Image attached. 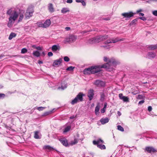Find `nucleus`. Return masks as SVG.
I'll return each instance as SVG.
<instances>
[{
  "instance_id": "f257e3e1",
  "label": "nucleus",
  "mask_w": 157,
  "mask_h": 157,
  "mask_svg": "<svg viewBox=\"0 0 157 157\" xmlns=\"http://www.w3.org/2000/svg\"><path fill=\"white\" fill-rule=\"evenodd\" d=\"M24 11L21 10L19 13L15 9L12 8L8 10L6 12V14L10 16L7 26L10 28L12 27L19 16V17L18 21L20 22L21 21L24 17Z\"/></svg>"
},
{
  "instance_id": "f03ea898",
  "label": "nucleus",
  "mask_w": 157,
  "mask_h": 157,
  "mask_svg": "<svg viewBox=\"0 0 157 157\" xmlns=\"http://www.w3.org/2000/svg\"><path fill=\"white\" fill-rule=\"evenodd\" d=\"M116 63L114 59H112L109 61V63L103 65L91 66L90 67L86 68L84 71V73L85 74H94L101 71V68H105L107 70H109V65H114L116 64Z\"/></svg>"
},
{
  "instance_id": "7ed1b4c3",
  "label": "nucleus",
  "mask_w": 157,
  "mask_h": 157,
  "mask_svg": "<svg viewBox=\"0 0 157 157\" xmlns=\"http://www.w3.org/2000/svg\"><path fill=\"white\" fill-rule=\"evenodd\" d=\"M124 40V39H120L118 37L113 38L109 40H107L104 42L105 45L101 46V47L104 48L105 49H109L112 47L109 44L111 43H116L118 41H122Z\"/></svg>"
},
{
  "instance_id": "20e7f679",
  "label": "nucleus",
  "mask_w": 157,
  "mask_h": 157,
  "mask_svg": "<svg viewBox=\"0 0 157 157\" xmlns=\"http://www.w3.org/2000/svg\"><path fill=\"white\" fill-rule=\"evenodd\" d=\"M108 38V36L106 35H100L95 37L89 39L88 41L90 44L98 43L104 41Z\"/></svg>"
},
{
  "instance_id": "39448f33",
  "label": "nucleus",
  "mask_w": 157,
  "mask_h": 157,
  "mask_svg": "<svg viewBox=\"0 0 157 157\" xmlns=\"http://www.w3.org/2000/svg\"><path fill=\"white\" fill-rule=\"evenodd\" d=\"M84 94L82 92H80L76 96L75 98L71 102V104L73 105L76 104L78 101H82L83 100V97Z\"/></svg>"
},
{
  "instance_id": "423d86ee",
  "label": "nucleus",
  "mask_w": 157,
  "mask_h": 157,
  "mask_svg": "<svg viewBox=\"0 0 157 157\" xmlns=\"http://www.w3.org/2000/svg\"><path fill=\"white\" fill-rule=\"evenodd\" d=\"M104 143V141L101 139H99L97 140H94L93 141V144L97 145L98 147L101 150L105 149L106 148L105 145L102 144Z\"/></svg>"
},
{
  "instance_id": "0eeeda50",
  "label": "nucleus",
  "mask_w": 157,
  "mask_h": 157,
  "mask_svg": "<svg viewBox=\"0 0 157 157\" xmlns=\"http://www.w3.org/2000/svg\"><path fill=\"white\" fill-rule=\"evenodd\" d=\"M94 84L98 87H104L105 86V82L99 80H96L94 83Z\"/></svg>"
},
{
  "instance_id": "6e6552de",
  "label": "nucleus",
  "mask_w": 157,
  "mask_h": 157,
  "mask_svg": "<svg viewBox=\"0 0 157 157\" xmlns=\"http://www.w3.org/2000/svg\"><path fill=\"white\" fill-rule=\"evenodd\" d=\"M114 59L116 63V64L115 65H109L110 66L109 67H110V68L109 69V70H108V71H112L113 70V67H115V66L118 64V62L116 61L115 59L113 58H112L110 59H109V58H107V57H106V56H105L104 57V58H103V60L104 61H105V62H107V61H108V62L107 63H109V61L111 59Z\"/></svg>"
},
{
  "instance_id": "1a4fd4ad",
  "label": "nucleus",
  "mask_w": 157,
  "mask_h": 157,
  "mask_svg": "<svg viewBox=\"0 0 157 157\" xmlns=\"http://www.w3.org/2000/svg\"><path fill=\"white\" fill-rule=\"evenodd\" d=\"M135 14H136L135 13H134L132 12H129L122 13L121 15L125 18H129L133 17Z\"/></svg>"
},
{
  "instance_id": "9d476101",
  "label": "nucleus",
  "mask_w": 157,
  "mask_h": 157,
  "mask_svg": "<svg viewBox=\"0 0 157 157\" xmlns=\"http://www.w3.org/2000/svg\"><path fill=\"white\" fill-rule=\"evenodd\" d=\"M33 10L32 8H29L26 10L25 16L26 18H29L33 15Z\"/></svg>"
},
{
  "instance_id": "9b49d317",
  "label": "nucleus",
  "mask_w": 157,
  "mask_h": 157,
  "mask_svg": "<svg viewBox=\"0 0 157 157\" xmlns=\"http://www.w3.org/2000/svg\"><path fill=\"white\" fill-rule=\"evenodd\" d=\"M119 98L122 100L124 102H129V98L127 97L123 96V94L121 93L119 94Z\"/></svg>"
},
{
  "instance_id": "f8f14e48",
  "label": "nucleus",
  "mask_w": 157,
  "mask_h": 157,
  "mask_svg": "<svg viewBox=\"0 0 157 157\" xmlns=\"http://www.w3.org/2000/svg\"><path fill=\"white\" fill-rule=\"evenodd\" d=\"M94 95V90L93 89L90 90L88 92V96L89 98V100L91 101L93 99Z\"/></svg>"
},
{
  "instance_id": "ddd939ff",
  "label": "nucleus",
  "mask_w": 157,
  "mask_h": 157,
  "mask_svg": "<svg viewBox=\"0 0 157 157\" xmlns=\"http://www.w3.org/2000/svg\"><path fill=\"white\" fill-rule=\"evenodd\" d=\"M59 140L63 145L66 147L68 146L67 140L66 138H62L59 139Z\"/></svg>"
},
{
  "instance_id": "4468645a",
  "label": "nucleus",
  "mask_w": 157,
  "mask_h": 157,
  "mask_svg": "<svg viewBox=\"0 0 157 157\" xmlns=\"http://www.w3.org/2000/svg\"><path fill=\"white\" fill-rule=\"evenodd\" d=\"M145 150L147 152L152 153L156 151L155 149L152 147H147L145 148Z\"/></svg>"
},
{
  "instance_id": "2eb2a0df",
  "label": "nucleus",
  "mask_w": 157,
  "mask_h": 157,
  "mask_svg": "<svg viewBox=\"0 0 157 157\" xmlns=\"http://www.w3.org/2000/svg\"><path fill=\"white\" fill-rule=\"evenodd\" d=\"M62 61V59L61 58H59V59H57L54 61L52 65L53 66H56L60 65Z\"/></svg>"
},
{
  "instance_id": "dca6fc26",
  "label": "nucleus",
  "mask_w": 157,
  "mask_h": 157,
  "mask_svg": "<svg viewBox=\"0 0 157 157\" xmlns=\"http://www.w3.org/2000/svg\"><path fill=\"white\" fill-rule=\"evenodd\" d=\"M60 49V47L58 44H56L53 45L52 48V50L53 52L59 51Z\"/></svg>"
},
{
  "instance_id": "f3484780",
  "label": "nucleus",
  "mask_w": 157,
  "mask_h": 157,
  "mask_svg": "<svg viewBox=\"0 0 157 157\" xmlns=\"http://www.w3.org/2000/svg\"><path fill=\"white\" fill-rule=\"evenodd\" d=\"M155 54L154 52H150L148 53L146 57L149 59L154 58L155 56Z\"/></svg>"
},
{
  "instance_id": "a211bd4d",
  "label": "nucleus",
  "mask_w": 157,
  "mask_h": 157,
  "mask_svg": "<svg viewBox=\"0 0 157 157\" xmlns=\"http://www.w3.org/2000/svg\"><path fill=\"white\" fill-rule=\"evenodd\" d=\"M51 22L50 19L47 20L43 23L44 28L48 27L51 24Z\"/></svg>"
},
{
  "instance_id": "6ab92c4d",
  "label": "nucleus",
  "mask_w": 157,
  "mask_h": 157,
  "mask_svg": "<svg viewBox=\"0 0 157 157\" xmlns=\"http://www.w3.org/2000/svg\"><path fill=\"white\" fill-rule=\"evenodd\" d=\"M48 7L49 11L51 13H53L55 11L54 9L52 4L51 3H49L48 5Z\"/></svg>"
},
{
  "instance_id": "aec40b11",
  "label": "nucleus",
  "mask_w": 157,
  "mask_h": 157,
  "mask_svg": "<svg viewBox=\"0 0 157 157\" xmlns=\"http://www.w3.org/2000/svg\"><path fill=\"white\" fill-rule=\"evenodd\" d=\"M109 119L107 117L105 118H102L100 120V122L102 124H104L108 123L109 121Z\"/></svg>"
},
{
  "instance_id": "412c9836",
  "label": "nucleus",
  "mask_w": 157,
  "mask_h": 157,
  "mask_svg": "<svg viewBox=\"0 0 157 157\" xmlns=\"http://www.w3.org/2000/svg\"><path fill=\"white\" fill-rule=\"evenodd\" d=\"M67 87V84L65 83H62L61 87H59L58 89H61L62 90H64Z\"/></svg>"
},
{
  "instance_id": "4be33fe9",
  "label": "nucleus",
  "mask_w": 157,
  "mask_h": 157,
  "mask_svg": "<svg viewBox=\"0 0 157 157\" xmlns=\"http://www.w3.org/2000/svg\"><path fill=\"white\" fill-rule=\"evenodd\" d=\"M39 132L38 131H36L34 132V137L36 139H40L41 138V136H40L38 135Z\"/></svg>"
},
{
  "instance_id": "5701e85b",
  "label": "nucleus",
  "mask_w": 157,
  "mask_h": 157,
  "mask_svg": "<svg viewBox=\"0 0 157 157\" xmlns=\"http://www.w3.org/2000/svg\"><path fill=\"white\" fill-rule=\"evenodd\" d=\"M69 11L70 10L69 8L65 7L63 8L61 10V12L63 13H64Z\"/></svg>"
},
{
  "instance_id": "b1692460",
  "label": "nucleus",
  "mask_w": 157,
  "mask_h": 157,
  "mask_svg": "<svg viewBox=\"0 0 157 157\" xmlns=\"http://www.w3.org/2000/svg\"><path fill=\"white\" fill-rule=\"evenodd\" d=\"M69 37V38L70 40H71V42L75 41L77 38V37L76 36L72 35L70 36Z\"/></svg>"
},
{
  "instance_id": "393cba45",
  "label": "nucleus",
  "mask_w": 157,
  "mask_h": 157,
  "mask_svg": "<svg viewBox=\"0 0 157 157\" xmlns=\"http://www.w3.org/2000/svg\"><path fill=\"white\" fill-rule=\"evenodd\" d=\"M16 36V34L15 33H11L9 37V39L10 40H11L12 38L13 37H15Z\"/></svg>"
},
{
  "instance_id": "a878e982",
  "label": "nucleus",
  "mask_w": 157,
  "mask_h": 157,
  "mask_svg": "<svg viewBox=\"0 0 157 157\" xmlns=\"http://www.w3.org/2000/svg\"><path fill=\"white\" fill-rule=\"evenodd\" d=\"M33 55L35 56L38 57L40 56V54L38 51H33Z\"/></svg>"
},
{
  "instance_id": "bb28decb",
  "label": "nucleus",
  "mask_w": 157,
  "mask_h": 157,
  "mask_svg": "<svg viewBox=\"0 0 157 157\" xmlns=\"http://www.w3.org/2000/svg\"><path fill=\"white\" fill-rule=\"evenodd\" d=\"M101 97L100 100L101 101H103L105 99V95L103 92L100 93Z\"/></svg>"
},
{
  "instance_id": "cd10ccee",
  "label": "nucleus",
  "mask_w": 157,
  "mask_h": 157,
  "mask_svg": "<svg viewBox=\"0 0 157 157\" xmlns=\"http://www.w3.org/2000/svg\"><path fill=\"white\" fill-rule=\"evenodd\" d=\"M44 148L46 149H47L49 150H52L53 149L52 147H51L49 145H46L44 146Z\"/></svg>"
},
{
  "instance_id": "c85d7f7f",
  "label": "nucleus",
  "mask_w": 157,
  "mask_h": 157,
  "mask_svg": "<svg viewBox=\"0 0 157 157\" xmlns=\"http://www.w3.org/2000/svg\"><path fill=\"white\" fill-rule=\"evenodd\" d=\"M78 143V140L76 138H75L74 140L71 141L70 142V144L71 145L75 144Z\"/></svg>"
},
{
  "instance_id": "c756f323",
  "label": "nucleus",
  "mask_w": 157,
  "mask_h": 157,
  "mask_svg": "<svg viewBox=\"0 0 157 157\" xmlns=\"http://www.w3.org/2000/svg\"><path fill=\"white\" fill-rule=\"evenodd\" d=\"M149 48L151 50L155 49L157 48V44L155 45H151L149 47Z\"/></svg>"
},
{
  "instance_id": "7c9ffc66",
  "label": "nucleus",
  "mask_w": 157,
  "mask_h": 157,
  "mask_svg": "<svg viewBox=\"0 0 157 157\" xmlns=\"http://www.w3.org/2000/svg\"><path fill=\"white\" fill-rule=\"evenodd\" d=\"M71 128V126H68L66 127L64 130L63 132H66L69 131Z\"/></svg>"
},
{
  "instance_id": "2f4dec72",
  "label": "nucleus",
  "mask_w": 157,
  "mask_h": 157,
  "mask_svg": "<svg viewBox=\"0 0 157 157\" xmlns=\"http://www.w3.org/2000/svg\"><path fill=\"white\" fill-rule=\"evenodd\" d=\"M99 107L97 106L95 108V113L96 115L99 113Z\"/></svg>"
},
{
  "instance_id": "473e14b6",
  "label": "nucleus",
  "mask_w": 157,
  "mask_h": 157,
  "mask_svg": "<svg viewBox=\"0 0 157 157\" xmlns=\"http://www.w3.org/2000/svg\"><path fill=\"white\" fill-rule=\"evenodd\" d=\"M138 18L134 19L130 23V25H132L135 24L136 22L138 20Z\"/></svg>"
},
{
  "instance_id": "72a5a7b5",
  "label": "nucleus",
  "mask_w": 157,
  "mask_h": 157,
  "mask_svg": "<svg viewBox=\"0 0 157 157\" xmlns=\"http://www.w3.org/2000/svg\"><path fill=\"white\" fill-rule=\"evenodd\" d=\"M55 109H53L52 111H50L49 112H47L44 113V115L45 116H47L49 114L52 113L53 111H54Z\"/></svg>"
},
{
  "instance_id": "f704fd0d",
  "label": "nucleus",
  "mask_w": 157,
  "mask_h": 157,
  "mask_svg": "<svg viewBox=\"0 0 157 157\" xmlns=\"http://www.w3.org/2000/svg\"><path fill=\"white\" fill-rule=\"evenodd\" d=\"M74 68L75 67H73L72 66H70L68 67L66 69V70L68 71H72L73 70Z\"/></svg>"
},
{
  "instance_id": "c9c22d12",
  "label": "nucleus",
  "mask_w": 157,
  "mask_h": 157,
  "mask_svg": "<svg viewBox=\"0 0 157 157\" xmlns=\"http://www.w3.org/2000/svg\"><path fill=\"white\" fill-rule=\"evenodd\" d=\"M37 25L39 27L44 28L43 23L41 22H38L37 23Z\"/></svg>"
},
{
  "instance_id": "e433bc0d",
  "label": "nucleus",
  "mask_w": 157,
  "mask_h": 157,
  "mask_svg": "<svg viewBox=\"0 0 157 157\" xmlns=\"http://www.w3.org/2000/svg\"><path fill=\"white\" fill-rule=\"evenodd\" d=\"M117 129L123 132L124 131V128L121 127L120 125H118L117 126Z\"/></svg>"
},
{
  "instance_id": "4c0bfd02",
  "label": "nucleus",
  "mask_w": 157,
  "mask_h": 157,
  "mask_svg": "<svg viewBox=\"0 0 157 157\" xmlns=\"http://www.w3.org/2000/svg\"><path fill=\"white\" fill-rule=\"evenodd\" d=\"M46 108V107H37V109L39 110V111H41L43 110L44 109H45Z\"/></svg>"
},
{
  "instance_id": "58836bf2",
  "label": "nucleus",
  "mask_w": 157,
  "mask_h": 157,
  "mask_svg": "<svg viewBox=\"0 0 157 157\" xmlns=\"http://www.w3.org/2000/svg\"><path fill=\"white\" fill-rule=\"evenodd\" d=\"M27 50L26 48H23L21 50V53L22 54H25L27 52Z\"/></svg>"
},
{
  "instance_id": "ea45409f",
  "label": "nucleus",
  "mask_w": 157,
  "mask_h": 157,
  "mask_svg": "<svg viewBox=\"0 0 157 157\" xmlns=\"http://www.w3.org/2000/svg\"><path fill=\"white\" fill-rule=\"evenodd\" d=\"M64 60L66 62H68L70 60V59L67 56H65L64 57Z\"/></svg>"
},
{
  "instance_id": "a19ab883",
  "label": "nucleus",
  "mask_w": 157,
  "mask_h": 157,
  "mask_svg": "<svg viewBox=\"0 0 157 157\" xmlns=\"http://www.w3.org/2000/svg\"><path fill=\"white\" fill-rule=\"evenodd\" d=\"M138 19L142 20L144 21H146L147 20L146 18L145 17H138Z\"/></svg>"
},
{
  "instance_id": "79ce46f5",
  "label": "nucleus",
  "mask_w": 157,
  "mask_h": 157,
  "mask_svg": "<svg viewBox=\"0 0 157 157\" xmlns=\"http://www.w3.org/2000/svg\"><path fill=\"white\" fill-rule=\"evenodd\" d=\"M152 13L154 16H157V10L152 11Z\"/></svg>"
},
{
  "instance_id": "37998d69",
  "label": "nucleus",
  "mask_w": 157,
  "mask_h": 157,
  "mask_svg": "<svg viewBox=\"0 0 157 157\" xmlns=\"http://www.w3.org/2000/svg\"><path fill=\"white\" fill-rule=\"evenodd\" d=\"M65 42H68V43L71 42V40H70L69 37H68V38H67L65 39Z\"/></svg>"
},
{
  "instance_id": "c03bdc74",
  "label": "nucleus",
  "mask_w": 157,
  "mask_h": 157,
  "mask_svg": "<svg viewBox=\"0 0 157 157\" xmlns=\"http://www.w3.org/2000/svg\"><path fill=\"white\" fill-rule=\"evenodd\" d=\"M143 98V96L142 95H138L137 98L138 99H141Z\"/></svg>"
},
{
  "instance_id": "a18cd8bd",
  "label": "nucleus",
  "mask_w": 157,
  "mask_h": 157,
  "mask_svg": "<svg viewBox=\"0 0 157 157\" xmlns=\"http://www.w3.org/2000/svg\"><path fill=\"white\" fill-rule=\"evenodd\" d=\"M5 94H0V99L4 98Z\"/></svg>"
},
{
  "instance_id": "49530a36",
  "label": "nucleus",
  "mask_w": 157,
  "mask_h": 157,
  "mask_svg": "<svg viewBox=\"0 0 157 157\" xmlns=\"http://www.w3.org/2000/svg\"><path fill=\"white\" fill-rule=\"evenodd\" d=\"M53 55V53L51 52H49L48 53V56L49 57L52 56Z\"/></svg>"
},
{
  "instance_id": "de8ad7c7",
  "label": "nucleus",
  "mask_w": 157,
  "mask_h": 157,
  "mask_svg": "<svg viewBox=\"0 0 157 157\" xmlns=\"http://www.w3.org/2000/svg\"><path fill=\"white\" fill-rule=\"evenodd\" d=\"M81 3H82V5L84 6H85L86 5V2L83 0H82Z\"/></svg>"
},
{
  "instance_id": "09e8293b",
  "label": "nucleus",
  "mask_w": 157,
  "mask_h": 157,
  "mask_svg": "<svg viewBox=\"0 0 157 157\" xmlns=\"http://www.w3.org/2000/svg\"><path fill=\"white\" fill-rule=\"evenodd\" d=\"M152 109V108L151 106H149L148 107V110L150 112L151 111Z\"/></svg>"
},
{
  "instance_id": "8fccbe9b",
  "label": "nucleus",
  "mask_w": 157,
  "mask_h": 157,
  "mask_svg": "<svg viewBox=\"0 0 157 157\" xmlns=\"http://www.w3.org/2000/svg\"><path fill=\"white\" fill-rule=\"evenodd\" d=\"M144 100H141V101H140L139 102L138 104H140V105H141L143 103H144Z\"/></svg>"
},
{
  "instance_id": "3c124183",
  "label": "nucleus",
  "mask_w": 157,
  "mask_h": 157,
  "mask_svg": "<svg viewBox=\"0 0 157 157\" xmlns=\"http://www.w3.org/2000/svg\"><path fill=\"white\" fill-rule=\"evenodd\" d=\"M143 10H142L141 9H139L138 10H137L136 11V13H135L136 14V13H139L140 12H141Z\"/></svg>"
},
{
  "instance_id": "603ef678",
  "label": "nucleus",
  "mask_w": 157,
  "mask_h": 157,
  "mask_svg": "<svg viewBox=\"0 0 157 157\" xmlns=\"http://www.w3.org/2000/svg\"><path fill=\"white\" fill-rule=\"evenodd\" d=\"M105 109L104 108H103L101 110V113H104L105 111Z\"/></svg>"
},
{
  "instance_id": "864d4df0",
  "label": "nucleus",
  "mask_w": 157,
  "mask_h": 157,
  "mask_svg": "<svg viewBox=\"0 0 157 157\" xmlns=\"http://www.w3.org/2000/svg\"><path fill=\"white\" fill-rule=\"evenodd\" d=\"M72 0H67V2L68 3H71L72 2Z\"/></svg>"
},
{
  "instance_id": "5fc2aeb1",
  "label": "nucleus",
  "mask_w": 157,
  "mask_h": 157,
  "mask_svg": "<svg viewBox=\"0 0 157 157\" xmlns=\"http://www.w3.org/2000/svg\"><path fill=\"white\" fill-rule=\"evenodd\" d=\"M103 19L105 20H110V18L109 17H108L105 18H103Z\"/></svg>"
},
{
  "instance_id": "6e6d98bb",
  "label": "nucleus",
  "mask_w": 157,
  "mask_h": 157,
  "mask_svg": "<svg viewBox=\"0 0 157 157\" xmlns=\"http://www.w3.org/2000/svg\"><path fill=\"white\" fill-rule=\"evenodd\" d=\"M70 29V28L69 27H66L65 28V29L67 31L69 30Z\"/></svg>"
},
{
  "instance_id": "4d7b16f0",
  "label": "nucleus",
  "mask_w": 157,
  "mask_h": 157,
  "mask_svg": "<svg viewBox=\"0 0 157 157\" xmlns=\"http://www.w3.org/2000/svg\"><path fill=\"white\" fill-rule=\"evenodd\" d=\"M117 113L118 116H120L121 115V113L120 111H118Z\"/></svg>"
},
{
  "instance_id": "13d9d810",
  "label": "nucleus",
  "mask_w": 157,
  "mask_h": 157,
  "mask_svg": "<svg viewBox=\"0 0 157 157\" xmlns=\"http://www.w3.org/2000/svg\"><path fill=\"white\" fill-rule=\"evenodd\" d=\"M38 63L39 64H42L43 63V62L40 60H39Z\"/></svg>"
},
{
  "instance_id": "bf43d9fd",
  "label": "nucleus",
  "mask_w": 157,
  "mask_h": 157,
  "mask_svg": "<svg viewBox=\"0 0 157 157\" xmlns=\"http://www.w3.org/2000/svg\"><path fill=\"white\" fill-rule=\"evenodd\" d=\"M6 127L8 129L10 130L11 128V127L7 126L6 125Z\"/></svg>"
},
{
  "instance_id": "052dcab7",
  "label": "nucleus",
  "mask_w": 157,
  "mask_h": 157,
  "mask_svg": "<svg viewBox=\"0 0 157 157\" xmlns=\"http://www.w3.org/2000/svg\"><path fill=\"white\" fill-rule=\"evenodd\" d=\"M82 0H75L77 2H81Z\"/></svg>"
},
{
  "instance_id": "680f3d73",
  "label": "nucleus",
  "mask_w": 157,
  "mask_h": 157,
  "mask_svg": "<svg viewBox=\"0 0 157 157\" xmlns=\"http://www.w3.org/2000/svg\"><path fill=\"white\" fill-rule=\"evenodd\" d=\"M139 16H144V14L142 13H139Z\"/></svg>"
},
{
  "instance_id": "e2e57ef3",
  "label": "nucleus",
  "mask_w": 157,
  "mask_h": 157,
  "mask_svg": "<svg viewBox=\"0 0 157 157\" xmlns=\"http://www.w3.org/2000/svg\"><path fill=\"white\" fill-rule=\"evenodd\" d=\"M152 2V1L151 0H149L147 1V2L149 3H151V2Z\"/></svg>"
},
{
  "instance_id": "0e129e2a",
  "label": "nucleus",
  "mask_w": 157,
  "mask_h": 157,
  "mask_svg": "<svg viewBox=\"0 0 157 157\" xmlns=\"http://www.w3.org/2000/svg\"><path fill=\"white\" fill-rule=\"evenodd\" d=\"M75 117L74 116H71L70 117V118L71 119H73Z\"/></svg>"
},
{
  "instance_id": "69168bd1",
  "label": "nucleus",
  "mask_w": 157,
  "mask_h": 157,
  "mask_svg": "<svg viewBox=\"0 0 157 157\" xmlns=\"http://www.w3.org/2000/svg\"><path fill=\"white\" fill-rule=\"evenodd\" d=\"M106 104H105L104 107L103 108H104L105 109V108H106Z\"/></svg>"
},
{
  "instance_id": "338daca9",
  "label": "nucleus",
  "mask_w": 157,
  "mask_h": 157,
  "mask_svg": "<svg viewBox=\"0 0 157 157\" xmlns=\"http://www.w3.org/2000/svg\"><path fill=\"white\" fill-rule=\"evenodd\" d=\"M36 48L37 49H38V50H40V47H37Z\"/></svg>"
},
{
  "instance_id": "774afa93",
  "label": "nucleus",
  "mask_w": 157,
  "mask_h": 157,
  "mask_svg": "<svg viewBox=\"0 0 157 157\" xmlns=\"http://www.w3.org/2000/svg\"><path fill=\"white\" fill-rule=\"evenodd\" d=\"M87 33V32L86 31H84L83 32V33Z\"/></svg>"
}]
</instances>
